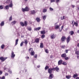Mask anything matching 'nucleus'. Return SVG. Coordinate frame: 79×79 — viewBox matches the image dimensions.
Instances as JSON below:
<instances>
[{
    "instance_id": "nucleus-40",
    "label": "nucleus",
    "mask_w": 79,
    "mask_h": 79,
    "mask_svg": "<svg viewBox=\"0 0 79 79\" xmlns=\"http://www.w3.org/2000/svg\"><path fill=\"white\" fill-rule=\"evenodd\" d=\"M23 44H24V42H22L20 44V47H22Z\"/></svg>"
},
{
    "instance_id": "nucleus-42",
    "label": "nucleus",
    "mask_w": 79,
    "mask_h": 79,
    "mask_svg": "<svg viewBox=\"0 0 79 79\" xmlns=\"http://www.w3.org/2000/svg\"><path fill=\"white\" fill-rule=\"evenodd\" d=\"M45 37V35H41V38L42 39H44Z\"/></svg>"
},
{
    "instance_id": "nucleus-13",
    "label": "nucleus",
    "mask_w": 79,
    "mask_h": 79,
    "mask_svg": "<svg viewBox=\"0 0 79 79\" xmlns=\"http://www.w3.org/2000/svg\"><path fill=\"white\" fill-rule=\"evenodd\" d=\"M77 76H78V75H77V74L76 73L73 75V78H76V77H77Z\"/></svg>"
},
{
    "instance_id": "nucleus-57",
    "label": "nucleus",
    "mask_w": 79,
    "mask_h": 79,
    "mask_svg": "<svg viewBox=\"0 0 79 79\" xmlns=\"http://www.w3.org/2000/svg\"><path fill=\"white\" fill-rule=\"evenodd\" d=\"M28 31H31L32 30V28H29L28 29Z\"/></svg>"
},
{
    "instance_id": "nucleus-63",
    "label": "nucleus",
    "mask_w": 79,
    "mask_h": 79,
    "mask_svg": "<svg viewBox=\"0 0 79 79\" xmlns=\"http://www.w3.org/2000/svg\"><path fill=\"white\" fill-rule=\"evenodd\" d=\"M77 8L78 10H79V6L77 7Z\"/></svg>"
},
{
    "instance_id": "nucleus-56",
    "label": "nucleus",
    "mask_w": 79,
    "mask_h": 79,
    "mask_svg": "<svg viewBox=\"0 0 79 79\" xmlns=\"http://www.w3.org/2000/svg\"><path fill=\"white\" fill-rule=\"evenodd\" d=\"M61 19L63 20V19H64V16H63L62 17H61Z\"/></svg>"
},
{
    "instance_id": "nucleus-44",
    "label": "nucleus",
    "mask_w": 79,
    "mask_h": 79,
    "mask_svg": "<svg viewBox=\"0 0 79 79\" xmlns=\"http://www.w3.org/2000/svg\"><path fill=\"white\" fill-rule=\"evenodd\" d=\"M3 8V6H0V9L1 10H2Z\"/></svg>"
},
{
    "instance_id": "nucleus-18",
    "label": "nucleus",
    "mask_w": 79,
    "mask_h": 79,
    "mask_svg": "<svg viewBox=\"0 0 79 79\" xmlns=\"http://www.w3.org/2000/svg\"><path fill=\"white\" fill-rule=\"evenodd\" d=\"M20 24L21 26H22L23 27V26H24V24L23 23V22H20Z\"/></svg>"
},
{
    "instance_id": "nucleus-64",
    "label": "nucleus",
    "mask_w": 79,
    "mask_h": 79,
    "mask_svg": "<svg viewBox=\"0 0 79 79\" xmlns=\"http://www.w3.org/2000/svg\"><path fill=\"white\" fill-rule=\"evenodd\" d=\"M76 79H79V77H77V78H76Z\"/></svg>"
},
{
    "instance_id": "nucleus-35",
    "label": "nucleus",
    "mask_w": 79,
    "mask_h": 79,
    "mask_svg": "<svg viewBox=\"0 0 79 79\" xmlns=\"http://www.w3.org/2000/svg\"><path fill=\"white\" fill-rule=\"evenodd\" d=\"M48 68H49V67L48 66H46L45 68V70H47V69H48Z\"/></svg>"
},
{
    "instance_id": "nucleus-16",
    "label": "nucleus",
    "mask_w": 79,
    "mask_h": 79,
    "mask_svg": "<svg viewBox=\"0 0 79 79\" xmlns=\"http://www.w3.org/2000/svg\"><path fill=\"white\" fill-rule=\"evenodd\" d=\"M63 61L61 60H59L58 62V65H60L61 64V63H62Z\"/></svg>"
},
{
    "instance_id": "nucleus-34",
    "label": "nucleus",
    "mask_w": 79,
    "mask_h": 79,
    "mask_svg": "<svg viewBox=\"0 0 79 79\" xmlns=\"http://www.w3.org/2000/svg\"><path fill=\"white\" fill-rule=\"evenodd\" d=\"M47 9H44L43 10V13H45L46 12H47Z\"/></svg>"
},
{
    "instance_id": "nucleus-49",
    "label": "nucleus",
    "mask_w": 79,
    "mask_h": 79,
    "mask_svg": "<svg viewBox=\"0 0 79 79\" xmlns=\"http://www.w3.org/2000/svg\"><path fill=\"white\" fill-rule=\"evenodd\" d=\"M73 22H74V20H73V21H72V24L73 25V26H74V24H73Z\"/></svg>"
},
{
    "instance_id": "nucleus-24",
    "label": "nucleus",
    "mask_w": 79,
    "mask_h": 79,
    "mask_svg": "<svg viewBox=\"0 0 79 79\" xmlns=\"http://www.w3.org/2000/svg\"><path fill=\"white\" fill-rule=\"evenodd\" d=\"M30 54L31 56H33V55H34V54H35V52H34L33 51L30 53Z\"/></svg>"
},
{
    "instance_id": "nucleus-58",
    "label": "nucleus",
    "mask_w": 79,
    "mask_h": 79,
    "mask_svg": "<svg viewBox=\"0 0 79 79\" xmlns=\"http://www.w3.org/2000/svg\"><path fill=\"white\" fill-rule=\"evenodd\" d=\"M35 58H36L37 57V55H36L34 56Z\"/></svg>"
},
{
    "instance_id": "nucleus-30",
    "label": "nucleus",
    "mask_w": 79,
    "mask_h": 79,
    "mask_svg": "<svg viewBox=\"0 0 79 79\" xmlns=\"http://www.w3.org/2000/svg\"><path fill=\"white\" fill-rule=\"evenodd\" d=\"M75 54L78 55H79V51H75Z\"/></svg>"
},
{
    "instance_id": "nucleus-9",
    "label": "nucleus",
    "mask_w": 79,
    "mask_h": 79,
    "mask_svg": "<svg viewBox=\"0 0 79 79\" xmlns=\"http://www.w3.org/2000/svg\"><path fill=\"white\" fill-rule=\"evenodd\" d=\"M66 40V37L64 36H63L61 38V40L62 41H64Z\"/></svg>"
},
{
    "instance_id": "nucleus-22",
    "label": "nucleus",
    "mask_w": 79,
    "mask_h": 79,
    "mask_svg": "<svg viewBox=\"0 0 79 79\" xmlns=\"http://www.w3.org/2000/svg\"><path fill=\"white\" fill-rule=\"evenodd\" d=\"M16 22L14 20L11 22V24H12V25H15V24H16Z\"/></svg>"
},
{
    "instance_id": "nucleus-41",
    "label": "nucleus",
    "mask_w": 79,
    "mask_h": 79,
    "mask_svg": "<svg viewBox=\"0 0 79 79\" xmlns=\"http://www.w3.org/2000/svg\"><path fill=\"white\" fill-rule=\"evenodd\" d=\"M61 48H64V47H65V45H62L61 46Z\"/></svg>"
},
{
    "instance_id": "nucleus-17",
    "label": "nucleus",
    "mask_w": 79,
    "mask_h": 79,
    "mask_svg": "<svg viewBox=\"0 0 79 79\" xmlns=\"http://www.w3.org/2000/svg\"><path fill=\"white\" fill-rule=\"evenodd\" d=\"M36 20L37 21L38 23H39L40 21V18H36Z\"/></svg>"
},
{
    "instance_id": "nucleus-60",
    "label": "nucleus",
    "mask_w": 79,
    "mask_h": 79,
    "mask_svg": "<svg viewBox=\"0 0 79 79\" xmlns=\"http://www.w3.org/2000/svg\"><path fill=\"white\" fill-rule=\"evenodd\" d=\"M53 56L51 55L50 56V58H53Z\"/></svg>"
},
{
    "instance_id": "nucleus-23",
    "label": "nucleus",
    "mask_w": 79,
    "mask_h": 79,
    "mask_svg": "<svg viewBox=\"0 0 79 79\" xmlns=\"http://www.w3.org/2000/svg\"><path fill=\"white\" fill-rule=\"evenodd\" d=\"M66 77L67 79H70L71 78V76H70V75H66Z\"/></svg>"
},
{
    "instance_id": "nucleus-5",
    "label": "nucleus",
    "mask_w": 79,
    "mask_h": 79,
    "mask_svg": "<svg viewBox=\"0 0 79 79\" xmlns=\"http://www.w3.org/2000/svg\"><path fill=\"white\" fill-rule=\"evenodd\" d=\"M7 59V57H0V60H1L2 61H4L6 60Z\"/></svg>"
},
{
    "instance_id": "nucleus-45",
    "label": "nucleus",
    "mask_w": 79,
    "mask_h": 79,
    "mask_svg": "<svg viewBox=\"0 0 79 79\" xmlns=\"http://www.w3.org/2000/svg\"><path fill=\"white\" fill-rule=\"evenodd\" d=\"M69 58L68 57H64V59L65 60H68Z\"/></svg>"
},
{
    "instance_id": "nucleus-12",
    "label": "nucleus",
    "mask_w": 79,
    "mask_h": 79,
    "mask_svg": "<svg viewBox=\"0 0 79 79\" xmlns=\"http://www.w3.org/2000/svg\"><path fill=\"white\" fill-rule=\"evenodd\" d=\"M10 7V6H9V5H7L5 7V10H8L9 9V8Z\"/></svg>"
},
{
    "instance_id": "nucleus-33",
    "label": "nucleus",
    "mask_w": 79,
    "mask_h": 79,
    "mask_svg": "<svg viewBox=\"0 0 79 79\" xmlns=\"http://www.w3.org/2000/svg\"><path fill=\"white\" fill-rule=\"evenodd\" d=\"M70 34L71 35H73V34L74 33V31H70Z\"/></svg>"
},
{
    "instance_id": "nucleus-10",
    "label": "nucleus",
    "mask_w": 79,
    "mask_h": 79,
    "mask_svg": "<svg viewBox=\"0 0 79 79\" xmlns=\"http://www.w3.org/2000/svg\"><path fill=\"white\" fill-rule=\"evenodd\" d=\"M10 3L9 5V7H10V8H12V7H13V3H12V1H10Z\"/></svg>"
},
{
    "instance_id": "nucleus-32",
    "label": "nucleus",
    "mask_w": 79,
    "mask_h": 79,
    "mask_svg": "<svg viewBox=\"0 0 79 79\" xmlns=\"http://www.w3.org/2000/svg\"><path fill=\"white\" fill-rule=\"evenodd\" d=\"M46 18H47V15H44L43 17V18L44 20H45V19H46Z\"/></svg>"
},
{
    "instance_id": "nucleus-7",
    "label": "nucleus",
    "mask_w": 79,
    "mask_h": 79,
    "mask_svg": "<svg viewBox=\"0 0 79 79\" xmlns=\"http://www.w3.org/2000/svg\"><path fill=\"white\" fill-rule=\"evenodd\" d=\"M39 43V38H36L35 39V42H34L33 43Z\"/></svg>"
},
{
    "instance_id": "nucleus-39",
    "label": "nucleus",
    "mask_w": 79,
    "mask_h": 79,
    "mask_svg": "<svg viewBox=\"0 0 79 79\" xmlns=\"http://www.w3.org/2000/svg\"><path fill=\"white\" fill-rule=\"evenodd\" d=\"M10 2V0H7L6 1V3H9Z\"/></svg>"
},
{
    "instance_id": "nucleus-43",
    "label": "nucleus",
    "mask_w": 79,
    "mask_h": 79,
    "mask_svg": "<svg viewBox=\"0 0 79 79\" xmlns=\"http://www.w3.org/2000/svg\"><path fill=\"white\" fill-rule=\"evenodd\" d=\"M49 9H50V11H53V9L51 7H50L49 8Z\"/></svg>"
},
{
    "instance_id": "nucleus-55",
    "label": "nucleus",
    "mask_w": 79,
    "mask_h": 79,
    "mask_svg": "<svg viewBox=\"0 0 79 79\" xmlns=\"http://www.w3.org/2000/svg\"><path fill=\"white\" fill-rule=\"evenodd\" d=\"M5 76H8V74L7 73H6L5 74Z\"/></svg>"
},
{
    "instance_id": "nucleus-19",
    "label": "nucleus",
    "mask_w": 79,
    "mask_h": 79,
    "mask_svg": "<svg viewBox=\"0 0 79 79\" xmlns=\"http://www.w3.org/2000/svg\"><path fill=\"white\" fill-rule=\"evenodd\" d=\"M24 41L25 42H24V43L25 45H26V46H27L28 42L27 41V40H25Z\"/></svg>"
},
{
    "instance_id": "nucleus-54",
    "label": "nucleus",
    "mask_w": 79,
    "mask_h": 79,
    "mask_svg": "<svg viewBox=\"0 0 79 79\" xmlns=\"http://www.w3.org/2000/svg\"><path fill=\"white\" fill-rule=\"evenodd\" d=\"M9 73H12V72L11 71V70H9Z\"/></svg>"
},
{
    "instance_id": "nucleus-52",
    "label": "nucleus",
    "mask_w": 79,
    "mask_h": 79,
    "mask_svg": "<svg viewBox=\"0 0 79 79\" xmlns=\"http://www.w3.org/2000/svg\"><path fill=\"white\" fill-rule=\"evenodd\" d=\"M3 73V72L2 71H0V75H1Z\"/></svg>"
},
{
    "instance_id": "nucleus-26",
    "label": "nucleus",
    "mask_w": 79,
    "mask_h": 79,
    "mask_svg": "<svg viewBox=\"0 0 79 79\" xmlns=\"http://www.w3.org/2000/svg\"><path fill=\"white\" fill-rule=\"evenodd\" d=\"M18 40H19L18 39H17L16 40H15V45H16L18 44Z\"/></svg>"
},
{
    "instance_id": "nucleus-47",
    "label": "nucleus",
    "mask_w": 79,
    "mask_h": 79,
    "mask_svg": "<svg viewBox=\"0 0 79 79\" xmlns=\"http://www.w3.org/2000/svg\"><path fill=\"white\" fill-rule=\"evenodd\" d=\"M71 38V37H70V36H69L67 38V39H68L69 40H70V38Z\"/></svg>"
},
{
    "instance_id": "nucleus-3",
    "label": "nucleus",
    "mask_w": 79,
    "mask_h": 79,
    "mask_svg": "<svg viewBox=\"0 0 79 79\" xmlns=\"http://www.w3.org/2000/svg\"><path fill=\"white\" fill-rule=\"evenodd\" d=\"M52 71H54L53 68L49 69H48V73L49 74H52Z\"/></svg>"
},
{
    "instance_id": "nucleus-31",
    "label": "nucleus",
    "mask_w": 79,
    "mask_h": 79,
    "mask_svg": "<svg viewBox=\"0 0 79 79\" xmlns=\"http://www.w3.org/2000/svg\"><path fill=\"white\" fill-rule=\"evenodd\" d=\"M4 47H5V45L3 44H2L1 46V48L2 49H3V48H4Z\"/></svg>"
},
{
    "instance_id": "nucleus-48",
    "label": "nucleus",
    "mask_w": 79,
    "mask_h": 79,
    "mask_svg": "<svg viewBox=\"0 0 79 79\" xmlns=\"http://www.w3.org/2000/svg\"><path fill=\"white\" fill-rule=\"evenodd\" d=\"M11 20H12V16H10L9 19L10 21H11Z\"/></svg>"
},
{
    "instance_id": "nucleus-62",
    "label": "nucleus",
    "mask_w": 79,
    "mask_h": 79,
    "mask_svg": "<svg viewBox=\"0 0 79 79\" xmlns=\"http://www.w3.org/2000/svg\"><path fill=\"white\" fill-rule=\"evenodd\" d=\"M63 27H64V26H62L61 27V29L62 30L63 29Z\"/></svg>"
},
{
    "instance_id": "nucleus-36",
    "label": "nucleus",
    "mask_w": 79,
    "mask_h": 79,
    "mask_svg": "<svg viewBox=\"0 0 79 79\" xmlns=\"http://www.w3.org/2000/svg\"><path fill=\"white\" fill-rule=\"evenodd\" d=\"M27 21H25V22H24V26H27Z\"/></svg>"
},
{
    "instance_id": "nucleus-11",
    "label": "nucleus",
    "mask_w": 79,
    "mask_h": 79,
    "mask_svg": "<svg viewBox=\"0 0 79 79\" xmlns=\"http://www.w3.org/2000/svg\"><path fill=\"white\" fill-rule=\"evenodd\" d=\"M61 56L62 58H65V57H66V55L65 53L62 54Z\"/></svg>"
},
{
    "instance_id": "nucleus-15",
    "label": "nucleus",
    "mask_w": 79,
    "mask_h": 79,
    "mask_svg": "<svg viewBox=\"0 0 79 79\" xmlns=\"http://www.w3.org/2000/svg\"><path fill=\"white\" fill-rule=\"evenodd\" d=\"M41 29V27H40L35 29V31H39V30H40Z\"/></svg>"
},
{
    "instance_id": "nucleus-14",
    "label": "nucleus",
    "mask_w": 79,
    "mask_h": 79,
    "mask_svg": "<svg viewBox=\"0 0 79 79\" xmlns=\"http://www.w3.org/2000/svg\"><path fill=\"white\" fill-rule=\"evenodd\" d=\"M60 25H56L55 26V29H58L60 28Z\"/></svg>"
},
{
    "instance_id": "nucleus-61",
    "label": "nucleus",
    "mask_w": 79,
    "mask_h": 79,
    "mask_svg": "<svg viewBox=\"0 0 79 79\" xmlns=\"http://www.w3.org/2000/svg\"><path fill=\"white\" fill-rule=\"evenodd\" d=\"M77 55V59H78V60H79V54Z\"/></svg>"
},
{
    "instance_id": "nucleus-20",
    "label": "nucleus",
    "mask_w": 79,
    "mask_h": 79,
    "mask_svg": "<svg viewBox=\"0 0 79 79\" xmlns=\"http://www.w3.org/2000/svg\"><path fill=\"white\" fill-rule=\"evenodd\" d=\"M29 52L30 53H31V52H33V49H32V48H30L29 49Z\"/></svg>"
},
{
    "instance_id": "nucleus-53",
    "label": "nucleus",
    "mask_w": 79,
    "mask_h": 79,
    "mask_svg": "<svg viewBox=\"0 0 79 79\" xmlns=\"http://www.w3.org/2000/svg\"><path fill=\"white\" fill-rule=\"evenodd\" d=\"M68 51H69V50H65V52H66V53H68Z\"/></svg>"
},
{
    "instance_id": "nucleus-2",
    "label": "nucleus",
    "mask_w": 79,
    "mask_h": 79,
    "mask_svg": "<svg viewBox=\"0 0 79 79\" xmlns=\"http://www.w3.org/2000/svg\"><path fill=\"white\" fill-rule=\"evenodd\" d=\"M56 37V35L52 33L51 35V38L52 39H54L55 37Z\"/></svg>"
},
{
    "instance_id": "nucleus-1",
    "label": "nucleus",
    "mask_w": 79,
    "mask_h": 79,
    "mask_svg": "<svg viewBox=\"0 0 79 79\" xmlns=\"http://www.w3.org/2000/svg\"><path fill=\"white\" fill-rule=\"evenodd\" d=\"M22 10L23 12H24V11H29V8L27 7H26L24 9L22 8Z\"/></svg>"
},
{
    "instance_id": "nucleus-46",
    "label": "nucleus",
    "mask_w": 79,
    "mask_h": 79,
    "mask_svg": "<svg viewBox=\"0 0 79 79\" xmlns=\"http://www.w3.org/2000/svg\"><path fill=\"white\" fill-rule=\"evenodd\" d=\"M60 0H56V3L58 5V3L59 2H60Z\"/></svg>"
},
{
    "instance_id": "nucleus-29",
    "label": "nucleus",
    "mask_w": 79,
    "mask_h": 79,
    "mask_svg": "<svg viewBox=\"0 0 79 79\" xmlns=\"http://www.w3.org/2000/svg\"><path fill=\"white\" fill-rule=\"evenodd\" d=\"M40 47L41 48H44V45H43V43H40Z\"/></svg>"
},
{
    "instance_id": "nucleus-6",
    "label": "nucleus",
    "mask_w": 79,
    "mask_h": 79,
    "mask_svg": "<svg viewBox=\"0 0 79 79\" xmlns=\"http://www.w3.org/2000/svg\"><path fill=\"white\" fill-rule=\"evenodd\" d=\"M15 56V54H14V52H12L11 55V57L12 58H14Z\"/></svg>"
},
{
    "instance_id": "nucleus-21",
    "label": "nucleus",
    "mask_w": 79,
    "mask_h": 79,
    "mask_svg": "<svg viewBox=\"0 0 79 79\" xmlns=\"http://www.w3.org/2000/svg\"><path fill=\"white\" fill-rule=\"evenodd\" d=\"M53 74L51 73L50 74L49 77V79H52L53 78Z\"/></svg>"
},
{
    "instance_id": "nucleus-25",
    "label": "nucleus",
    "mask_w": 79,
    "mask_h": 79,
    "mask_svg": "<svg viewBox=\"0 0 79 79\" xmlns=\"http://www.w3.org/2000/svg\"><path fill=\"white\" fill-rule=\"evenodd\" d=\"M74 25H75L76 27H77V26H78V23H77L74 22Z\"/></svg>"
},
{
    "instance_id": "nucleus-28",
    "label": "nucleus",
    "mask_w": 79,
    "mask_h": 79,
    "mask_svg": "<svg viewBox=\"0 0 79 79\" xmlns=\"http://www.w3.org/2000/svg\"><path fill=\"white\" fill-rule=\"evenodd\" d=\"M4 22L2 21L1 22V23L0 24L1 26H4Z\"/></svg>"
},
{
    "instance_id": "nucleus-51",
    "label": "nucleus",
    "mask_w": 79,
    "mask_h": 79,
    "mask_svg": "<svg viewBox=\"0 0 79 79\" xmlns=\"http://www.w3.org/2000/svg\"><path fill=\"white\" fill-rule=\"evenodd\" d=\"M55 1V0H51V3H52V2H54Z\"/></svg>"
},
{
    "instance_id": "nucleus-59",
    "label": "nucleus",
    "mask_w": 79,
    "mask_h": 79,
    "mask_svg": "<svg viewBox=\"0 0 79 79\" xmlns=\"http://www.w3.org/2000/svg\"><path fill=\"white\" fill-rule=\"evenodd\" d=\"M72 7L73 8H74V7H75V6L74 5H72Z\"/></svg>"
},
{
    "instance_id": "nucleus-27",
    "label": "nucleus",
    "mask_w": 79,
    "mask_h": 79,
    "mask_svg": "<svg viewBox=\"0 0 79 79\" xmlns=\"http://www.w3.org/2000/svg\"><path fill=\"white\" fill-rule=\"evenodd\" d=\"M41 34H45V31H41Z\"/></svg>"
},
{
    "instance_id": "nucleus-8",
    "label": "nucleus",
    "mask_w": 79,
    "mask_h": 79,
    "mask_svg": "<svg viewBox=\"0 0 79 79\" xmlns=\"http://www.w3.org/2000/svg\"><path fill=\"white\" fill-rule=\"evenodd\" d=\"M36 12L34 10H31L30 11V13L31 15H34V14H35Z\"/></svg>"
},
{
    "instance_id": "nucleus-4",
    "label": "nucleus",
    "mask_w": 79,
    "mask_h": 79,
    "mask_svg": "<svg viewBox=\"0 0 79 79\" xmlns=\"http://www.w3.org/2000/svg\"><path fill=\"white\" fill-rule=\"evenodd\" d=\"M53 69L54 70V71H56L57 72H59V71H60V69L58 67H56L55 68H53Z\"/></svg>"
},
{
    "instance_id": "nucleus-50",
    "label": "nucleus",
    "mask_w": 79,
    "mask_h": 79,
    "mask_svg": "<svg viewBox=\"0 0 79 79\" xmlns=\"http://www.w3.org/2000/svg\"><path fill=\"white\" fill-rule=\"evenodd\" d=\"M69 40H68V39H67V43H68L69 42Z\"/></svg>"
},
{
    "instance_id": "nucleus-38",
    "label": "nucleus",
    "mask_w": 79,
    "mask_h": 79,
    "mask_svg": "<svg viewBox=\"0 0 79 79\" xmlns=\"http://www.w3.org/2000/svg\"><path fill=\"white\" fill-rule=\"evenodd\" d=\"M62 64H63V65H66V64H67V63L65 62H63L62 63Z\"/></svg>"
},
{
    "instance_id": "nucleus-37",
    "label": "nucleus",
    "mask_w": 79,
    "mask_h": 79,
    "mask_svg": "<svg viewBox=\"0 0 79 79\" xmlns=\"http://www.w3.org/2000/svg\"><path fill=\"white\" fill-rule=\"evenodd\" d=\"M45 51L46 53H48V49L45 50Z\"/></svg>"
}]
</instances>
